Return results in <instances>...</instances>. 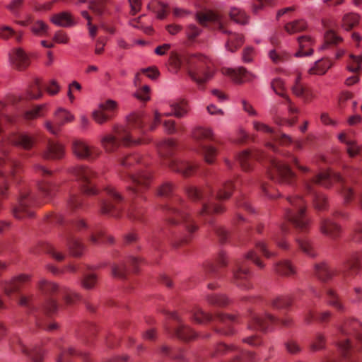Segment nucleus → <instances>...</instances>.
Returning a JSON list of instances; mask_svg holds the SVG:
<instances>
[{
	"mask_svg": "<svg viewBox=\"0 0 362 362\" xmlns=\"http://www.w3.org/2000/svg\"><path fill=\"white\" fill-rule=\"evenodd\" d=\"M119 176L129 182L127 189L132 199L127 216L132 220L140 221L144 212L142 203L146 200L144 192L149 187L151 173L143 170L138 154L127 155L119 159Z\"/></svg>",
	"mask_w": 362,
	"mask_h": 362,
	"instance_id": "nucleus-1",
	"label": "nucleus"
},
{
	"mask_svg": "<svg viewBox=\"0 0 362 362\" xmlns=\"http://www.w3.org/2000/svg\"><path fill=\"white\" fill-rule=\"evenodd\" d=\"M233 189V185L231 181L223 182L218 186L216 193L209 185L202 187L190 185L185 189L188 197L192 202L200 205L199 216L212 226L213 230L221 243H225L227 240L228 232L223 227L214 223L212 216L222 213L224 210L223 206L216 204L215 201L228 199Z\"/></svg>",
	"mask_w": 362,
	"mask_h": 362,
	"instance_id": "nucleus-2",
	"label": "nucleus"
},
{
	"mask_svg": "<svg viewBox=\"0 0 362 362\" xmlns=\"http://www.w3.org/2000/svg\"><path fill=\"white\" fill-rule=\"evenodd\" d=\"M238 161L244 170H250L255 160H266L269 163L268 176L275 182L290 184L295 179L296 175L291 170L288 163H293L298 169L305 173L309 168L300 165L298 159L288 153L285 160L275 159L272 156L259 150L244 151L238 156Z\"/></svg>",
	"mask_w": 362,
	"mask_h": 362,
	"instance_id": "nucleus-3",
	"label": "nucleus"
},
{
	"mask_svg": "<svg viewBox=\"0 0 362 362\" xmlns=\"http://www.w3.org/2000/svg\"><path fill=\"white\" fill-rule=\"evenodd\" d=\"M150 117L144 114H133L127 119V126H115V135L107 134L101 138L102 146L107 152L115 151L122 144L124 146H134L148 143V139L141 138L146 133L145 123Z\"/></svg>",
	"mask_w": 362,
	"mask_h": 362,
	"instance_id": "nucleus-4",
	"label": "nucleus"
},
{
	"mask_svg": "<svg viewBox=\"0 0 362 362\" xmlns=\"http://www.w3.org/2000/svg\"><path fill=\"white\" fill-rule=\"evenodd\" d=\"M352 173L362 174V170L354 168L347 171L346 178L332 171H325L309 180H305V190L307 193L311 194L315 208L317 210H324L327 207L326 197L323 194L317 193L315 187L317 185L329 187L333 182L340 183L341 188V193L344 197V202L349 204L352 200L354 194L351 187V183L353 182L354 179Z\"/></svg>",
	"mask_w": 362,
	"mask_h": 362,
	"instance_id": "nucleus-5",
	"label": "nucleus"
},
{
	"mask_svg": "<svg viewBox=\"0 0 362 362\" xmlns=\"http://www.w3.org/2000/svg\"><path fill=\"white\" fill-rule=\"evenodd\" d=\"M290 207L285 211V218L293 227L295 241L298 248L307 256L315 257L317 252L312 240L307 236L310 228L311 219L306 214V204L300 196L288 197Z\"/></svg>",
	"mask_w": 362,
	"mask_h": 362,
	"instance_id": "nucleus-6",
	"label": "nucleus"
},
{
	"mask_svg": "<svg viewBox=\"0 0 362 362\" xmlns=\"http://www.w3.org/2000/svg\"><path fill=\"white\" fill-rule=\"evenodd\" d=\"M336 343L344 359L356 362L362 352V324L356 319L346 320L338 327Z\"/></svg>",
	"mask_w": 362,
	"mask_h": 362,
	"instance_id": "nucleus-7",
	"label": "nucleus"
},
{
	"mask_svg": "<svg viewBox=\"0 0 362 362\" xmlns=\"http://www.w3.org/2000/svg\"><path fill=\"white\" fill-rule=\"evenodd\" d=\"M39 288L45 295L47 296L41 310L48 315L54 313L57 309V300L51 298L54 295L62 296L66 304L69 305H74L81 299L80 295L71 288L64 286H61L47 280L40 281Z\"/></svg>",
	"mask_w": 362,
	"mask_h": 362,
	"instance_id": "nucleus-8",
	"label": "nucleus"
},
{
	"mask_svg": "<svg viewBox=\"0 0 362 362\" xmlns=\"http://www.w3.org/2000/svg\"><path fill=\"white\" fill-rule=\"evenodd\" d=\"M160 156L164 159V163L172 170L187 177L192 175L198 168L197 165L187 160H178L173 158L177 149L176 142L173 139L160 141L157 146Z\"/></svg>",
	"mask_w": 362,
	"mask_h": 362,
	"instance_id": "nucleus-9",
	"label": "nucleus"
},
{
	"mask_svg": "<svg viewBox=\"0 0 362 362\" xmlns=\"http://www.w3.org/2000/svg\"><path fill=\"white\" fill-rule=\"evenodd\" d=\"M187 203L178 196L172 198L165 206L167 221L171 225H182L192 234L198 229L197 225L188 213Z\"/></svg>",
	"mask_w": 362,
	"mask_h": 362,
	"instance_id": "nucleus-10",
	"label": "nucleus"
},
{
	"mask_svg": "<svg viewBox=\"0 0 362 362\" xmlns=\"http://www.w3.org/2000/svg\"><path fill=\"white\" fill-rule=\"evenodd\" d=\"M196 19L202 26H206L208 23H212L216 28L223 33L228 35V38L225 44L226 50L230 52H236L243 44V36L240 34L233 33L225 28L224 23L221 16L212 11L206 12H197Z\"/></svg>",
	"mask_w": 362,
	"mask_h": 362,
	"instance_id": "nucleus-11",
	"label": "nucleus"
},
{
	"mask_svg": "<svg viewBox=\"0 0 362 362\" xmlns=\"http://www.w3.org/2000/svg\"><path fill=\"white\" fill-rule=\"evenodd\" d=\"M249 261L260 268L264 267V264L254 251L249 252L244 258L234 260L232 267L233 282L243 290H249L252 288L250 281L251 272L249 269Z\"/></svg>",
	"mask_w": 362,
	"mask_h": 362,
	"instance_id": "nucleus-12",
	"label": "nucleus"
},
{
	"mask_svg": "<svg viewBox=\"0 0 362 362\" xmlns=\"http://www.w3.org/2000/svg\"><path fill=\"white\" fill-rule=\"evenodd\" d=\"M192 320L199 324H204L208 322L214 321L217 324L214 325L216 332L229 336L234 333L232 324L236 321L234 315L218 313L215 317L205 313L202 309L196 308L192 313Z\"/></svg>",
	"mask_w": 362,
	"mask_h": 362,
	"instance_id": "nucleus-13",
	"label": "nucleus"
},
{
	"mask_svg": "<svg viewBox=\"0 0 362 362\" xmlns=\"http://www.w3.org/2000/svg\"><path fill=\"white\" fill-rule=\"evenodd\" d=\"M187 72L192 80L203 84L214 74L213 64L211 60L201 54H188L187 57Z\"/></svg>",
	"mask_w": 362,
	"mask_h": 362,
	"instance_id": "nucleus-14",
	"label": "nucleus"
},
{
	"mask_svg": "<svg viewBox=\"0 0 362 362\" xmlns=\"http://www.w3.org/2000/svg\"><path fill=\"white\" fill-rule=\"evenodd\" d=\"M21 163L17 160L8 156L0 158V178L2 180L0 185L1 197L6 196L10 180L16 183L21 181Z\"/></svg>",
	"mask_w": 362,
	"mask_h": 362,
	"instance_id": "nucleus-15",
	"label": "nucleus"
},
{
	"mask_svg": "<svg viewBox=\"0 0 362 362\" xmlns=\"http://www.w3.org/2000/svg\"><path fill=\"white\" fill-rule=\"evenodd\" d=\"M212 356L226 357L224 362H253L255 360L254 353L244 351L235 344L222 342L216 345Z\"/></svg>",
	"mask_w": 362,
	"mask_h": 362,
	"instance_id": "nucleus-16",
	"label": "nucleus"
},
{
	"mask_svg": "<svg viewBox=\"0 0 362 362\" xmlns=\"http://www.w3.org/2000/svg\"><path fill=\"white\" fill-rule=\"evenodd\" d=\"M192 137L197 145V151L202 154L205 161L211 164L214 162L217 150L215 147L206 145L204 141H214V134L210 128L197 127L192 130Z\"/></svg>",
	"mask_w": 362,
	"mask_h": 362,
	"instance_id": "nucleus-17",
	"label": "nucleus"
},
{
	"mask_svg": "<svg viewBox=\"0 0 362 362\" xmlns=\"http://www.w3.org/2000/svg\"><path fill=\"white\" fill-rule=\"evenodd\" d=\"M35 204V197L30 190L27 187L21 188L17 203L12 209L13 216L20 220L33 217Z\"/></svg>",
	"mask_w": 362,
	"mask_h": 362,
	"instance_id": "nucleus-18",
	"label": "nucleus"
},
{
	"mask_svg": "<svg viewBox=\"0 0 362 362\" xmlns=\"http://www.w3.org/2000/svg\"><path fill=\"white\" fill-rule=\"evenodd\" d=\"M291 322L292 320L290 318L280 320L279 318L266 311L261 315L251 313L248 327L251 329L265 332L272 329L273 327L279 322L284 327H288L291 325Z\"/></svg>",
	"mask_w": 362,
	"mask_h": 362,
	"instance_id": "nucleus-19",
	"label": "nucleus"
},
{
	"mask_svg": "<svg viewBox=\"0 0 362 362\" xmlns=\"http://www.w3.org/2000/svg\"><path fill=\"white\" fill-rule=\"evenodd\" d=\"M106 198L100 203V211L103 214L117 218L122 210L123 197L111 186L104 191Z\"/></svg>",
	"mask_w": 362,
	"mask_h": 362,
	"instance_id": "nucleus-20",
	"label": "nucleus"
},
{
	"mask_svg": "<svg viewBox=\"0 0 362 362\" xmlns=\"http://www.w3.org/2000/svg\"><path fill=\"white\" fill-rule=\"evenodd\" d=\"M87 228H88V226L86 223L83 219H78L72 223L71 228H68L64 235L67 247L71 253L75 257H79L82 255L85 246L81 240L76 237L74 232Z\"/></svg>",
	"mask_w": 362,
	"mask_h": 362,
	"instance_id": "nucleus-21",
	"label": "nucleus"
},
{
	"mask_svg": "<svg viewBox=\"0 0 362 362\" xmlns=\"http://www.w3.org/2000/svg\"><path fill=\"white\" fill-rule=\"evenodd\" d=\"M70 173L76 178L85 193L88 194L96 193L95 183L97 174L90 168L84 165H77L71 168Z\"/></svg>",
	"mask_w": 362,
	"mask_h": 362,
	"instance_id": "nucleus-22",
	"label": "nucleus"
},
{
	"mask_svg": "<svg viewBox=\"0 0 362 362\" xmlns=\"http://www.w3.org/2000/svg\"><path fill=\"white\" fill-rule=\"evenodd\" d=\"M253 126L257 131L262 132L269 135L268 139L269 141L266 143V147L273 152H277L278 151L274 142L279 143L281 145H288L293 142L290 136L284 133L276 132L272 128L264 123L255 121L253 122Z\"/></svg>",
	"mask_w": 362,
	"mask_h": 362,
	"instance_id": "nucleus-23",
	"label": "nucleus"
},
{
	"mask_svg": "<svg viewBox=\"0 0 362 362\" xmlns=\"http://www.w3.org/2000/svg\"><path fill=\"white\" fill-rule=\"evenodd\" d=\"M11 347L14 352H22L28 356L33 362H42L44 356V350L39 346L28 348L23 342L18 335H15L11 340Z\"/></svg>",
	"mask_w": 362,
	"mask_h": 362,
	"instance_id": "nucleus-24",
	"label": "nucleus"
},
{
	"mask_svg": "<svg viewBox=\"0 0 362 362\" xmlns=\"http://www.w3.org/2000/svg\"><path fill=\"white\" fill-rule=\"evenodd\" d=\"M117 107V103L112 100H107L104 103L99 104L98 109L95 110L92 113V117L94 121L103 124L110 120L115 114Z\"/></svg>",
	"mask_w": 362,
	"mask_h": 362,
	"instance_id": "nucleus-25",
	"label": "nucleus"
},
{
	"mask_svg": "<svg viewBox=\"0 0 362 362\" xmlns=\"http://www.w3.org/2000/svg\"><path fill=\"white\" fill-rule=\"evenodd\" d=\"M35 169L37 173L45 177V179L38 186L42 195L48 199H51L55 195L57 190V185L47 179L52 175V171L39 164L35 165Z\"/></svg>",
	"mask_w": 362,
	"mask_h": 362,
	"instance_id": "nucleus-26",
	"label": "nucleus"
},
{
	"mask_svg": "<svg viewBox=\"0 0 362 362\" xmlns=\"http://www.w3.org/2000/svg\"><path fill=\"white\" fill-rule=\"evenodd\" d=\"M72 151L77 158L87 160H95L99 156L100 153L97 148L89 146L82 140H75L73 141Z\"/></svg>",
	"mask_w": 362,
	"mask_h": 362,
	"instance_id": "nucleus-27",
	"label": "nucleus"
},
{
	"mask_svg": "<svg viewBox=\"0 0 362 362\" xmlns=\"http://www.w3.org/2000/svg\"><path fill=\"white\" fill-rule=\"evenodd\" d=\"M11 65L18 71L25 70L30 64L29 54L21 47L13 48L8 54Z\"/></svg>",
	"mask_w": 362,
	"mask_h": 362,
	"instance_id": "nucleus-28",
	"label": "nucleus"
},
{
	"mask_svg": "<svg viewBox=\"0 0 362 362\" xmlns=\"http://www.w3.org/2000/svg\"><path fill=\"white\" fill-rule=\"evenodd\" d=\"M74 119V115L63 108H59L54 113V123L47 121L45 123L47 129L53 134H57L62 125Z\"/></svg>",
	"mask_w": 362,
	"mask_h": 362,
	"instance_id": "nucleus-29",
	"label": "nucleus"
},
{
	"mask_svg": "<svg viewBox=\"0 0 362 362\" xmlns=\"http://www.w3.org/2000/svg\"><path fill=\"white\" fill-rule=\"evenodd\" d=\"M57 346L60 350L57 362H72L76 357H78L82 362H90L88 354L85 352L78 351L73 346L61 347L58 344Z\"/></svg>",
	"mask_w": 362,
	"mask_h": 362,
	"instance_id": "nucleus-30",
	"label": "nucleus"
},
{
	"mask_svg": "<svg viewBox=\"0 0 362 362\" xmlns=\"http://www.w3.org/2000/svg\"><path fill=\"white\" fill-rule=\"evenodd\" d=\"M227 257L224 252H221L216 259V264H207L202 272V276L206 279H218L221 276L218 267H226Z\"/></svg>",
	"mask_w": 362,
	"mask_h": 362,
	"instance_id": "nucleus-31",
	"label": "nucleus"
},
{
	"mask_svg": "<svg viewBox=\"0 0 362 362\" xmlns=\"http://www.w3.org/2000/svg\"><path fill=\"white\" fill-rule=\"evenodd\" d=\"M361 262H362V252L353 253L343 263L339 272H341L343 276L346 278L349 272H356L358 271Z\"/></svg>",
	"mask_w": 362,
	"mask_h": 362,
	"instance_id": "nucleus-32",
	"label": "nucleus"
},
{
	"mask_svg": "<svg viewBox=\"0 0 362 362\" xmlns=\"http://www.w3.org/2000/svg\"><path fill=\"white\" fill-rule=\"evenodd\" d=\"M8 142L25 150H30L35 144V139L28 134H13L8 138Z\"/></svg>",
	"mask_w": 362,
	"mask_h": 362,
	"instance_id": "nucleus-33",
	"label": "nucleus"
},
{
	"mask_svg": "<svg viewBox=\"0 0 362 362\" xmlns=\"http://www.w3.org/2000/svg\"><path fill=\"white\" fill-rule=\"evenodd\" d=\"M226 74L230 76L237 83L249 82L255 78V76L252 73L242 66L237 69H228Z\"/></svg>",
	"mask_w": 362,
	"mask_h": 362,
	"instance_id": "nucleus-34",
	"label": "nucleus"
},
{
	"mask_svg": "<svg viewBox=\"0 0 362 362\" xmlns=\"http://www.w3.org/2000/svg\"><path fill=\"white\" fill-rule=\"evenodd\" d=\"M162 115H163L158 113V112H155L153 122L149 126L150 130H153L158 124L163 122L165 131L168 134H173L178 132L184 131V127H177L174 120L166 119L162 121Z\"/></svg>",
	"mask_w": 362,
	"mask_h": 362,
	"instance_id": "nucleus-35",
	"label": "nucleus"
},
{
	"mask_svg": "<svg viewBox=\"0 0 362 362\" xmlns=\"http://www.w3.org/2000/svg\"><path fill=\"white\" fill-rule=\"evenodd\" d=\"M299 49L294 54L296 57H308L313 54L314 40L308 35L298 37Z\"/></svg>",
	"mask_w": 362,
	"mask_h": 362,
	"instance_id": "nucleus-36",
	"label": "nucleus"
},
{
	"mask_svg": "<svg viewBox=\"0 0 362 362\" xmlns=\"http://www.w3.org/2000/svg\"><path fill=\"white\" fill-rule=\"evenodd\" d=\"M320 232L332 238H337L340 233V227L329 218H322L320 223Z\"/></svg>",
	"mask_w": 362,
	"mask_h": 362,
	"instance_id": "nucleus-37",
	"label": "nucleus"
},
{
	"mask_svg": "<svg viewBox=\"0 0 362 362\" xmlns=\"http://www.w3.org/2000/svg\"><path fill=\"white\" fill-rule=\"evenodd\" d=\"M64 155V147L62 144L49 140L42 156L46 159H60Z\"/></svg>",
	"mask_w": 362,
	"mask_h": 362,
	"instance_id": "nucleus-38",
	"label": "nucleus"
},
{
	"mask_svg": "<svg viewBox=\"0 0 362 362\" xmlns=\"http://www.w3.org/2000/svg\"><path fill=\"white\" fill-rule=\"evenodd\" d=\"M338 273V271L331 269L325 263L315 264L314 266L315 275L322 282H327Z\"/></svg>",
	"mask_w": 362,
	"mask_h": 362,
	"instance_id": "nucleus-39",
	"label": "nucleus"
},
{
	"mask_svg": "<svg viewBox=\"0 0 362 362\" xmlns=\"http://www.w3.org/2000/svg\"><path fill=\"white\" fill-rule=\"evenodd\" d=\"M170 315L172 318L180 322L177 313H170ZM176 336L182 340L187 341L194 339L196 337L195 332L188 326L179 322V325L175 330Z\"/></svg>",
	"mask_w": 362,
	"mask_h": 362,
	"instance_id": "nucleus-40",
	"label": "nucleus"
},
{
	"mask_svg": "<svg viewBox=\"0 0 362 362\" xmlns=\"http://www.w3.org/2000/svg\"><path fill=\"white\" fill-rule=\"evenodd\" d=\"M28 280V276L21 275L13 279L11 281L6 282L4 287L5 294L8 297L11 298L12 295L18 292L23 284Z\"/></svg>",
	"mask_w": 362,
	"mask_h": 362,
	"instance_id": "nucleus-41",
	"label": "nucleus"
},
{
	"mask_svg": "<svg viewBox=\"0 0 362 362\" xmlns=\"http://www.w3.org/2000/svg\"><path fill=\"white\" fill-rule=\"evenodd\" d=\"M291 90L296 96L301 98L305 103L311 101L315 98L313 90L300 82H295Z\"/></svg>",
	"mask_w": 362,
	"mask_h": 362,
	"instance_id": "nucleus-42",
	"label": "nucleus"
},
{
	"mask_svg": "<svg viewBox=\"0 0 362 362\" xmlns=\"http://www.w3.org/2000/svg\"><path fill=\"white\" fill-rule=\"evenodd\" d=\"M289 232V228L286 224L284 223L281 226V231L274 232L271 235V240L281 249L288 250L289 244L284 239V235Z\"/></svg>",
	"mask_w": 362,
	"mask_h": 362,
	"instance_id": "nucleus-43",
	"label": "nucleus"
},
{
	"mask_svg": "<svg viewBox=\"0 0 362 362\" xmlns=\"http://www.w3.org/2000/svg\"><path fill=\"white\" fill-rule=\"evenodd\" d=\"M172 109V113H166L165 115L170 116L174 115L177 118H182L185 117L189 112V106L187 102L185 100H180L178 101L173 102L170 104Z\"/></svg>",
	"mask_w": 362,
	"mask_h": 362,
	"instance_id": "nucleus-44",
	"label": "nucleus"
},
{
	"mask_svg": "<svg viewBox=\"0 0 362 362\" xmlns=\"http://www.w3.org/2000/svg\"><path fill=\"white\" fill-rule=\"evenodd\" d=\"M325 299L327 303L335 308L337 310L343 312L345 310V306L343 304L340 297L334 289L327 288L326 290Z\"/></svg>",
	"mask_w": 362,
	"mask_h": 362,
	"instance_id": "nucleus-45",
	"label": "nucleus"
},
{
	"mask_svg": "<svg viewBox=\"0 0 362 362\" xmlns=\"http://www.w3.org/2000/svg\"><path fill=\"white\" fill-rule=\"evenodd\" d=\"M51 21L54 24L61 27H71L75 24L71 15L65 11L54 15Z\"/></svg>",
	"mask_w": 362,
	"mask_h": 362,
	"instance_id": "nucleus-46",
	"label": "nucleus"
},
{
	"mask_svg": "<svg viewBox=\"0 0 362 362\" xmlns=\"http://www.w3.org/2000/svg\"><path fill=\"white\" fill-rule=\"evenodd\" d=\"M275 272L281 276H290L296 273V269L289 260H282L274 266Z\"/></svg>",
	"mask_w": 362,
	"mask_h": 362,
	"instance_id": "nucleus-47",
	"label": "nucleus"
},
{
	"mask_svg": "<svg viewBox=\"0 0 362 362\" xmlns=\"http://www.w3.org/2000/svg\"><path fill=\"white\" fill-rule=\"evenodd\" d=\"M102 240L103 242H106L110 244L114 243V238L111 235H107L105 232L98 228H90L89 240L93 244H98L99 240Z\"/></svg>",
	"mask_w": 362,
	"mask_h": 362,
	"instance_id": "nucleus-48",
	"label": "nucleus"
},
{
	"mask_svg": "<svg viewBox=\"0 0 362 362\" xmlns=\"http://www.w3.org/2000/svg\"><path fill=\"white\" fill-rule=\"evenodd\" d=\"M292 304V299L288 296H277L268 302V305L274 310L287 309Z\"/></svg>",
	"mask_w": 362,
	"mask_h": 362,
	"instance_id": "nucleus-49",
	"label": "nucleus"
},
{
	"mask_svg": "<svg viewBox=\"0 0 362 362\" xmlns=\"http://www.w3.org/2000/svg\"><path fill=\"white\" fill-rule=\"evenodd\" d=\"M332 66V63L327 59H321L315 62V64L309 69L310 74L322 75Z\"/></svg>",
	"mask_w": 362,
	"mask_h": 362,
	"instance_id": "nucleus-50",
	"label": "nucleus"
},
{
	"mask_svg": "<svg viewBox=\"0 0 362 362\" xmlns=\"http://www.w3.org/2000/svg\"><path fill=\"white\" fill-rule=\"evenodd\" d=\"M339 139L341 142L345 143L347 146V153L350 157H354L358 155L360 152V148L356 144L354 140L349 139L346 138V135L344 133H341L338 136Z\"/></svg>",
	"mask_w": 362,
	"mask_h": 362,
	"instance_id": "nucleus-51",
	"label": "nucleus"
},
{
	"mask_svg": "<svg viewBox=\"0 0 362 362\" xmlns=\"http://www.w3.org/2000/svg\"><path fill=\"white\" fill-rule=\"evenodd\" d=\"M97 275L93 272L88 271L83 272V276L81 279V285L85 289H93L97 283Z\"/></svg>",
	"mask_w": 362,
	"mask_h": 362,
	"instance_id": "nucleus-52",
	"label": "nucleus"
},
{
	"mask_svg": "<svg viewBox=\"0 0 362 362\" xmlns=\"http://www.w3.org/2000/svg\"><path fill=\"white\" fill-rule=\"evenodd\" d=\"M187 55L179 56L176 53H173L170 57V64L176 69L179 70L181 68L185 69L187 71Z\"/></svg>",
	"mask_w": 362,
	"mask_h": 362,
	"instance_id": "nucleus-53",
	"label": "nucleus"
},
{
	"mask_svg": "<svg viewBox=\"0 0 362 362\" xmlns=\"http://www.w3.org/2000/svg\"><path fill=\"white\" fill-rule=\"evenodd\" d=\"M42 95V85L37 78L35 79L29 86L28 95L32 99H37Z\"/></svg>",
	"mask_w": 362,
	"mask_h": 362,
	"instance_id": "nucleus-54",
	"label": "nucleus"
},
{
	"mask_svg": "<svg viewBox=\"0 0 362 362\" xmlns=\"http://www.w3.org/2000/svg\"><path fill=\"white\" fill-rule=\"evenodd\" d=\"M230 17L238 23L245 24L247 22V16L245 11L238 8H232L230 9Z\"/></svg>",
	"mask_w": 362,
	"mask_h": 362,
	"instance_id": "nucleus-55",
	"label": "nucleus"
},
{
	"mask_svg": "<svg viewBox=\"0 0 362 362\" xmlns=\"http://www.w3.org/2000/svg\"><path fill=\"white\" fill-rule=\"evenodd\" d=\"M207 301L212 305L217 307L226 306L228 303V299L224 295L214 294L207 296Z\"/></svg>",
	"mask_w": 362,
	"mask_h": 362,
	"instance_id": "nucleus-56",
	"label": "nucleus"
},
{
	"mask_svg": "<svg viewBox=\"0 0 362 362\" xmlns=\"http://www.w3.org/2000/svg\"><path fill=\"white\" fill-rule=\"evenodd\" d=\"M307 27L306 23L302 20L295 21L287 23L285 25V30L290 34L304 30Z\"/></svg>",
	"mask_w": 362,
	"mask_h": 362,
	"instance_id": "nucleus-57",
	"label": "nucleus"
},
{
	"mask_svg": "<svg viewBox=\"0 0 362 362\" xmlns=\"http://www.w3.org/2000/svg\"><path fill=\"white\" fill-rule=\"evenodd\" d=\"M359 22V16L356 13L346 14L343 18V27L349 30L356 26Z\"/></svg>",
	"mask_w": 362,
	"mask_h": 362,
	"instance_id": "nucleus-58",
	"label": "nucleus"
},
{
	"mask_svg": "<svg viewBox=\"0 0 362 362\" xmlns=\"http://www.w3.org/2000/svg\"><path fill=\"white\" fill-rule=\"evenodd\" d=\"M271 86L276 94L279 95V96L284 99L288 96L287 94H286V87L284 82L281 78H277L274 79Z\"/></svg>",
	"mask_w": 362,
	"mask_h": 362,
	"instance_id": "nucleus-59",
	"label": "nucleus"
},
{
	"mask_svg": "<svg viewBox=\"0 0 362 362\" xmlns=\"http://www.w3.org/2000/svg\"><path fill=\"white\" fill-rule=\"evenodd\" d=\"M269 57L274 63L279 64L287 60L289 54L284 51L272 49L269 52Z\"/></svg>",
	"mask_w": 362,
	"mask_h": 362,
	"instance_id": "nucleus-60",
	"label": "nucleus"
},
{
	"mask_svg": "<svg viewBox=\"0 0 362 362\" xmlns=\"http://www.w3.org/2000/svg\"><path fill=\"white\" fill-rule=\"evenodd\" d=\"M349 57L350 61L347 66L348 70L354 73L359 71L362 64V54L360 56L350 54Z\"/></svg>",
	"mask_w": 362,
	"mask_h": 362,
	"instance_id": "nucleus-61",
	"label": "nucleus"
},
{
	"mask_svg": "<svg viewBox=\"0 0 362 362\" xmlns=\"http://www.w3.org/2000/svg\"><path fill=\"white\" fill-rule=\"evenodd\" d=\"M30 30L38 36H42L47 33V25L41 21H36L30 23Z\"/></svg>",
	"mask_w": 362,
	"mask_h": 362,
	"instance_id": "nucleus-62",
	"label": "nucleus"
},
{
	"mask_svg": "<svg viewBox=\"0 0 362 362\" xmlns=\"http://www.w3.org/2000/svg\"><path fill=\"white\" fill-rule=\"evenodd\" d=\"M325 44L322 46V49H326L329 45H337L342 40L341 37L333 30H328L325 35Z\"/></svg>",
	"mask_w": 362,
	"mask_h": 362,
	"instance_id": "nucleus-63",
	"label": "nucleus"
},
{
	"mask_svg": "<svg viewBox=\"0 0 362 362\" xmlns=\"http://www.w3.org/2000/svg\"><path fill=\"white\" fill-rule=\"evenodd\" d=\"M202 30L194 24L189 25L185 29V35L188 40L191 42H194L196 38L200 35Z\"/></svg>",
	"mask_w": 362,
	"mask_h": 362,
	"instance_id": "nucleus-64",
	"label": "nucleus"
}]
</instances>
